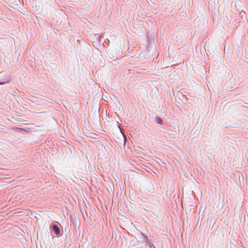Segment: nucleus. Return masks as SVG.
Wrapping results in <instances>:
<instances>
[{"instance_id":"nucleus-1","label":"nucleus","mask_w":248,"mask_h":248,"mask_svg":"<svg viewBox=\"0 0 248 248\" xmlns=\"http://www.w3.org/2000/svg\"><path fill=\"white\" fill-rule=\"evenodd\" d=\"M52 228L53 231L55 232V234L56 235H59L60 234V232L59 231V229L56 225L53 224L52 225Z\"/></svg>"}]
</instances>
